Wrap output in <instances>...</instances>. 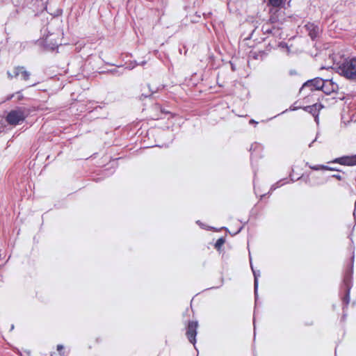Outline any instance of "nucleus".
Listing matches in <instances>:
<instances>
[{"label":"nucleus","mask_w":356,"mask_h":356,"mask_svg":"<svg viewBox=\"0 0 356 356\" xmlns=\"http://www.w3.org/2000/svg\"><path fill=\"white\" fill-rule=\"evenodd\" d=\"M354 253H353V255L351 257V261L350 264L348 266V268L346 269L343 279V288L345 291V295L342 299L343 302V314L341 318L342 321H345L346 318L347 314L346 313V308L348 307L349 302H350V289L353 286V266H354Z\"/></svg>","instance_id":"nucleus-1"},{"label":"nucleus","mask_w":356,"mask_h":356,"mask_svg":"<svg viewBox=\"0 0 356 356\" xmlns=\"http://www.w3.org/2000/svg\"><path fill=\"white\" fill-rule=\"evenodd\" d=\"M337 72L350 81L356 82V57L344 59L335 66Z\"/></svg>","instance_id":"nucleus-2"},{"label":"nucleus","mask_w":356,"mask_h":356,"mask_svg":"<svg viewBox=\"0 0 356 356\" xmlns=\"http://www.w3.org/2000/svg\"><path fill=\"white\" fill-rule=\"evenodd\" d=\"M27 116L28 113L24 107H16L7 113L6 121L11 126H17L24 122Z\"/></svg>","instance_id":"nucleus-3"},{"label":"nucleus","mask_w":356,"mask_h":356,"mask_svg":"<svg viewBox=\"0 0 356 356\" xmlns=\"http://www.w3.org/2000/svg\"><path fill=\"white\" fill-rule=\"evenodd\" d=\"M323 86V79L321 77H316L314 79L307 80L306 82H305L302 86L300 92H302L307 89H309V92H313L314 90H321Z\"/></svg>","instance_id":"nucleus-4"},{"label":"nucleus","mask_w":356,"mask_h":356,"mask_svg":"<svg viewBox=\"0 0 356 356\" xmlns=\"http://www.w3.org/2000/svg\"><path fill=\"white\" fill-rule=\"evenodd\" d=\"M284 20V12L280 8H271L270 9V17L268 22L279 26Z\"/></svg>","instance_id":"nucleus-5"},{"label":"nucleus","mask_w":356,"mask_h":356,"mask_svg":"<svg viewBox=\"0 0 356 356\" xmlns=\"http://www.w3.org/2000/svg\"><path fill=\"white\" fill-rule=\"evenodd\" d=\"M198 327V322L197 321H189L186 327V337L188 341L194 346L196 343L197 330Z\"/></svg>","instance_id":"nucleus-6"},{"label":"nucleus","mask_w":356,"mask_h":356,"mask_svg":"<svg viewBox=\"0 0 356 356\" xmlns=\"http://www.w3.org/2000/svg\"><path fill=\"white\" fill-rule=\"evenodd\" d=\"M7 74L10 78L19 77L21 79L24 81L29 80L31 76L30 72L23 66H17L13 69L12 73L8 71Z\"/></svg>","instance_id":"nucleus-7"},{"label":"nucleus","mask_w":356,"mask_h":356,"mask_svg":"<svg viewBox=\"0 0 356 356\" xmlns=\"http://www.w3.org/2000/svg\"><path fill=\"white\" fill-rule=\"evenodd\" d=\"M323 108V106L320 103H316L310 106H304L302 109L312 114L314 120L317 124L319 123V113L320 111Z\"/></svg>","instance_id":"nucleus-8"},{"label":"nucleus","mask_w":356,"mask_h":356,"mask_svg":"<svg viewBox=\"0 0 356 356\" xmlns=\"http://www.w3.org/2000/svg\"><path fill=\"white\" fill-rule=\"evenodd\" d=\"M333 163H339L343 165H356V155L343 156L334 159L331 161Z\"/></svg>","instance_id":"nucleus-9"},{"label":"nucleus","mask_w":356,"mask_h":356,"mask_svg":"<svg viewBox=\"0 0 356 356\" xmlns=\"http://www.w3.org/2000/svg\"><path fill=\"white\" fill-rule=\"evenodd\" d=\"M338 89V85L333 82L332 79H323V86L321 88V90H322L325 94L330 95L336 92Z\"/></svg>","instance_id":"nucleus-10"},{"label":"nucleus","mask_w":356,"mask_h":356,"mask_svg":"<svg viewBox=\"0 0 356 356\" xmlns=\"http://www.w3.org/2000/svg\"><path fill=\"white\" fill-rule=\"evenodd\" d=\"M261 31L264 35L272 34L273 35H280V28L266 22L261 27Z\"/></svg>","instance_id":"nucleus-11"},{"label":"nucleus","mask_w":356,"mask_h":356,"mask_svg":"<svg viewBox=\"0 0 356 356\" xmlns=\"http://www.w3.org/2000/svg\"><path fill=\"white\" fill-rule=\"evenodd\" d=\"M307 31L308 32V35L312 40H316L320 34V28L318 25L314 23H307L305 26Z\"/></svg>","instance_id":"nucleus-12"},{"label":"nucleus","mask_w":356,"mask_h":356,"mask_svg":"<svg viewBox=\"0 0 356 356\" xmlns=\"http://www.w3.org/2000/svg\"><path fill=\"white\" fill-rule=\"evenodd\" d=\"M251 260V258L250 259ZM250 267L252 270V273L254 275V298H255V304H257L258 299V286H259V277L260 276V270H254L253 266L252 264V261H250Z\"/></svg>","instance_id":"nucleus-13"},{"label":"nucleus","mask_w":356,"mask_h":356,"mask_svg":"<svg viewBox=\"0 0 356 356\" xmlns=\"http://www.w3.org/2000/svg\"><path fill=\"white\" fill-rule=\"evenodd\" d=\"M287 178L282 179L273 184L270 186V191L268 192V195H270L273 191L276 190L277 188L282 186L283 185L289 183V181H286Z\"/></svg>","instance_id":"nucleus-14"},{"label":"nucleus","mask_w":356,"mask_h":356,"mask_svg":"<svg viewBox=\"0 0 356 356\" xmlns=\"http://www.w3.org/2000/svg\"><path fill=\"white\" fill-rule=\"evenodd\" d=\"M284 3V0H268V4L272 8H280Z\"/></svg>","instance_id":"nucleus-15"},{"label":"nucleus","mask_w":356,"mask_h":356,"mask_svg":"<svg viewBox=\"0 0 356 356\" xmlns=\"http://www.w3.org/2000/svg\"><path fill=\"white\" fill-rule=\"evenodd\" d=\"M267 56V53L265 51H259L257 53L254 52L253 58L254 59H264Z\"/></svg>","instance_id":"nucleus-16"},{"label":"nucleus","mask_w":356,"mask_h":356,"mask_svg":"<svg viewBox=\"0 0 356 356\" xmlns=\"http://www.w3.org/2000/svg\"><path fill=\"white\" fill-rule=\"evenodd\" d=\"M225 242V239L223 237L219 238L214 244V247L217 250H220L221 247Z\"/></svg>","instance_id":"nucleus-17"},{"label":"nucleus","mask_w":356,"mask_h":356,"mask_svg":"<svg viewBox=\"0 0 356 356\" xmlns=\"http://www.w3.org/2000/svg\"><path fill=\"white\" fill-rule=\"evenodd\" d=\"M16 96L17 100H21L23 99V95L22 94V92L20 91L16 92V94H13L12 95H10V97H8L7 99L9 100L10 99H12L13 97Z\"/></svg>","instance_id":"nucleus-18"},{"label":"nucleus","mask_w":356,"mask_h":356,"mask_svg":"<svg viewBox=\"0 0 356 356\" xmlns=\"http://www.w3.org/2000/svg\"><path fill=\"white\" fill-rule=\"evenodd\" d=\"M322 168H323L324 170L341 172V170H339L337 168L330 167V166L325 165V166H323Z\"/></svg>","instance_id":"nucleus-19"},{"label":"nucleus","mask_w":356,"mask_h":356,"mask_svg":"<svg viewBox=\"0 0 356 356\" xmlns=\"http://www.w3.org/2000/svg\"><path fill=\"white\" fill-rule=\"evenodd\" d=\"M323 166H325V165H309V168H311L313 170H323V168H322Z\"/></svg>","instance_id":"nucleus-20"},{"label":"nucleus","mask_w":356,"mask_h":356,"mask_svg":"<svg viewBox=\"0 0 356 356\" xmlns=\"http://www.w3.org/2000/svg\"><path fill=\"white\" fill-rule=\"evenodd\" d=\"M148 88L149 89V91L151 92V94L150 95L142 94V96H144L145 97H150L152 94H154V92H156V91L158 90V88L156 90H152L149 85H148Z\"/></svg>","instance_id":"nucleus-21"},{"label":"nucleus","mask_w":356,"mask_h":356,"mask_svg":"<svg viewBox=\"0 0 356 356\" xmlns=\"http://www.w3.org/2000/svg\"><path fill=\"white\" fill-rule=\"evenodd\" d=\"M145 63H146V61H145V60H143V61H142V62H141V63H137L136 62L135 65L129 66L128 68H129V70H131V69H133L136 65H144Z\"/></svg>","instance_id":"nucleus-22"},{"label":"nucleus","mask_w":356,"mask_h":356,"mask_svg":"<svg viewBox=\"0 0 356 356\" xmlns=\"http://www.w3.org/2000/svg\"><path fill=\"white\" fill-rule=\"evenodd\" d=\"M332 177L335 178V179H337L338 180H342L343 179L342 176L341 175H339V174H334V175H332Z\"/></svg>","instance_id":"nucleus-23"},{"label":"nucleus","mask_w":356,"mask_h":356,"mask_svg":"<svg viewBox=\"0 0 356 356\" xmlns=\"http://www.w3.org/2000/svg\"><path fill=\"white\" fill-rule=\"evenodd\" d=\"M196 223L202 229H205V225L200 221V220H197L196 221Z\"/></svg>","instance_id":"nucleus-24"},{"label":"nucleus","mask_w":356,"mask_h":356,"mask_svg":"<svg viewBox=\"0 0 356 356\" xmlns=\"http://www.w3.org/2000/svg\"><path fill=\"white\" fill-rule=\"evenodd\" d=\"M63 348H64L63 345H62V344L57 345L56 349L58 351L60 352Z\"/></svg>","instance_id":"nucleus-25"},{"label":"nucleus","mask_w":356,"mask_h":356,"mask_svg":"<svg viewBox=\"0 0 356 356\" xmlns=\"http://www.w3.org/2000/svg\"><path fill=\"white\" fill-rule=\"evenodd\" d=\"M111 72L113 74H117L118 76H120L121 74V73H119L116 69H113V70H111Z\"/></svg>","instance_id":"nucleus-26"},{"label":"nucleus","mask_w":356,"mask_h":356,"mask_svg":"<svg viewBox=\"0 0 356 356\" xmlns=\"http://www.w3.org/2000/svg\"><path fill=\"white\" fill-rule=\"evenodd\" d=\"M289 177H290V181L295 182L296 181V179H295L294 178L292 177L291 175H290ZM301 178H302V177H300L297 179V180H298Z\"/></svg>","instance_id":"nucleus-27"},{"label":"nucleus","mask_w":356,"mask_h":356,"mask_svg":"<svg viewBox=\"0 0 356 356\" xmlns=\"http://www.w3.org/2000/svg\"><path fill=\"white\" fill-rule=\"evenodd\" d=\"M243 228V226H241L236 232H234V235L238 234L242 230Z\"/></svg>","instance_id":"nucleus-28"},{"label":"nucleus","mask_w":356,"mask_h":356,"mask_svg":"<svg viewBox=\"0 0 356 356\" xmlns=\"http://www.w3.org/2000/svg\"><path fill=\"white\" fill-rule=\"evenodd\" d=\"M280 46L282 47H288L287 44L285 42H280Z\"/></svg>","instance_id":"nucleus-29"},{"label":"nucleus","mask_w":356,"mask_h":356,"mask_svg":"<svg viewBox=\"0 0 356 356\" xmlns=\"http://www.w3.org/2000/svg\"><path fill=\"white\" fill-rule=\"evenodd\" d=\"M249 122H250V124H257L258 123L253 119L250 120Z\"/></svg>","instance_id":"nucleus-30"},{"label":"nucleus","mask_w":356,"mask_h":356,"mask_svg":"<svg viewBox=\"0 0 356 356\" xmlns=\"http://www.w3.org/2000/svg\"><path fill=\"white\" fill-rule=\"evenodd\" d=\"M316 141H317V137H316V138H314V140L313 141H312V143H309V147H311L312 146V144H313L314 142H316Z\"/></svg>","instance_id":"nucleus-31"},{"label":"nucleus","mask_w":356,"mask_h":356,"mask_svg":"<svg viewBox=\"0 0 356 356\" xmlns=\"http://www.w3.org/2000/svg\"><path fill=\"white\" fill-rule=\"evenodd\" d=\"M231 65H232V70L233 71H235V70H236V69H235V66H234L233 64H231Z\"/></svg>","instance_id":"nucleus-32"},{"label":"nucleus","mask_w":356,"mask_h":356,"mask_svg":"<svg viewBox=\"0 0 356 356\" xmlns=\"http://www.w3.org/2000/svg\"><path fill=\"white\" fill-rule=\"evenodd\" d=\"M296 109H297V108H296V107H293V108H291H291H290V110H291V111H295V110H296Z\"/></svg>","instance_id":"nucleus-33"},{"label":"nucleus","mask_w":356,"mask_h":356,"mask_svg":"<svg viewBox=\"0 0 356 356\" xmlns=\"http://www.w3.org/2000/svg\"><path fill=\"white\" fill-rule=\"evenodd\" d=\"M220 286H216V287H211L209 288V289H218Z\"/></svg>","instance_id":"nucleus-34"},{"label":"nucleus","mask_w":356,"mask_h":356,"mask_svg":"<svg viewBox=\"0 0 356 356\" xmlns=\"http://www.w3.org/2000/svg\"><path fill=\"white\" fill-rule=\"evenodd\" d=\"M266 195H267V194H264V195H261V198H260V199L261 200V199H262L264 196H266Z\"/></svg>","instance_id":"nucleus-35"},{"label":"nucleus","mask_w":356,"mask_h":356,"mask_svg":"<svg viewBox=\"0 0 356 356\" xmlns=\"http://www.w3.org/2000/svg\"><path fill=\"white\" fill-rule=\"evenodd\" d=\"M14 329V325H11L10 330H13Z\"/></svg>","instance_id":"nucleus-36"},{"label":"nucleus","mask_w":356,"mask_h":356,"mask_svg":"<svg viewBox=\"0 0 356 356\" xmlns=\"http://www.w3.org/2000/svg\"><path fill=\"white\" fill-rule=\"evenodd\" d=\"M223 281H224V279H223V278H222V280H221L222 284H221V285H220V286H222V284H223Z\"/></svg>","instance_id":"nucleus-37"},{"label":"nucleus","mask_w":356,"mask_h":356,"mask_svg":"<svg viewBox=\"0 0 356 356\" xmlns=\"http://www.w3.org/2000/svg\"><path fill=\"white\" fill-rule=\"evenodd\" d=\"M318 134H319L318 133H317V134H316V137H317V138H319Z\"/></svg>","instance_id":"nucleus-38"},{"label":"nucleus","mask_w":356,"mask_h":356,"mask_svg":"<svg viewBox=\"0 0 356 356\" xmlns=\"http://www.w3.org/2000/svg\"><path fill=\"white\" fill-rule=\"evenodd\" d=\"M290 74H294V72H291H291H290Z\"/></svg>","instance_id":"nucleus-39"},{"label":"nucleus","mask_w":356,"mask_h":356,"mask_svg":"<svg viewBox=\"0 0 356 356\" xmlns=\"http://www.w3.org/2000/svg\"><path fill=\"white\" fill-rule=\"evenodd\" d=\"M290 74H294V72H291H291H290Z\"/></svg>","instance_id":"nucleus-40"},{"label":"nucleus","mask_w":356,"mask_h":356,"mask_svg":"<svg viewBox=\"0 0 356 356\" xmlns=\"http://www.w3.org/2000/svg\"><path fill=\"white\" fill-rule=\"evenodd\" d=\"M252 146H253V145H252V146H251V147H250V151H252Z\"/></svg>","instance_id":"nucleus-41"},{"label":"nucleus","mask_w":356,"mask_h":356,"mask_svg":"<svg viewBox=\"0 0 356 356\" xmlns=\"http://www.w3.org/2000/svg\"><path fill=\"white\" fill-rule=\"evenodd\" d=\"M253 324H254V327H255V322L254 321L253 322Z\"/></svg>","instance_id":"nucleus-42"}]
</instances>
